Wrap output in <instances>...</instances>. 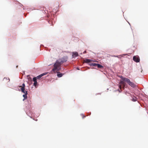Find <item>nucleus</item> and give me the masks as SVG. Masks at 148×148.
Here are the masks:
<instances>
[{"instance_id":"obj_1","label":"nucleus","mask_w":148,"mask_h":148,"mask_svg":"<svg viewBox=\"0 0 148 148\" xmlns=\"http://www.w3.org/2000/svg\"><path fill=\"white\" fill-rule=\"evenodd\" d=\"M68 59V57L67 56H64L62 58L57 60L54 63V68L52 71L55 72L57 71H59L61 69L60 66L63 63L66 62Z\"/></svg>"},{"instance_id":"obj_2","label":"nucleus","mask_w":148,"mask_h":148,"mask_svg":"<svg viewBox=\"0 0 148 148\" xmlns=\"http://www.w3.org/2000/svg\"><path fill=\"white\" fill-rule=\"evenodd\" d=\"M121 78L122 80H123L125 81V82H126L132 87L134 88L135 87L136 85L134 83L131 82L129 79L126 78H124L122 77Z\"/></svg>"},{"instance_id":"obj_3","label":"nucleus","mask_w":148,"mask_h":148,"mask_svg":"<svg viewBox=\"0 0 148 148\" xmlns=\"http://www.w3.org/2000/svg\"><path fill=\"white\" fill-rule=\"evenodd\" d=\"M133 59L134 61L136 62H139L140 61L139 57L138 56H134Z\"/></svg>"},{"instance_id":"obj_4","label":"nucleus","mask_w":148,"mask_h":148,"mask_svg":"<svg viewBox=\"0 0 148 148\" xmlns=\"http://www.w3.org/2000/svg\"><path fill=\"white\" fill-rule=\"evenodd\" d=\"M47 74V73H43L42 74H41L40 75H38V76L36 77H35L37 79H39L42 77V76H43L44 75H46Z\"/></svg>"},{"instance_id":"obj_5","label":"nucleus","mask_w":148,"mask_h":148,"mask_svg":"<svg viewBox=\"0 0 148 148\" xmlns=\"http://www.w3.org/2000/svg\"><path fill=\"white\" fill-rule=\"evenodd\" d=\"M57 72V76L58 77H62V76L64 74H62V73H61L60 72H59V71H57L54 73H55Z\"/></svg>"},{"instance_id":"obj_6","label":"nucleus","mask_w":148,"mask_h":148,"mask_svg":"<svg viewBox=\"0 0 148 148\" xmlns=\"http://www.w3.org/2000/svg\"><path fill=\"white\" fill-rule=\"evenodd\" d=\"M72 56L73 57H76L78 56V54L77 52H73V53Z\"/></svg>"},{"instance_id":"obj_7","label":"nucleus","mask_w":148,"mask_h":148,"mask_svg":"<svg viewBox=\"0 0 148 148\" xmlns=\"http://www.w3.org/2000/svg\"><path fill=\"white\" fill-rule=\"evenodd\" d=\"M121 80L120 81V84H121L123 85V88H124L125 86V83L124 82L125 81L123 80Z\"/></svg>"},{"instance_id":"obj_8","label":"nucleus","mask_w":148,"mask_h":148,"mask_svg":"<svg viewBox=\"0 0 148 148\" xmlns=\"http://www.w3.org/2000/svg\"><path fill=\"white\" fill-rule=\"evenodd\" d=\"M27 92H26V93L23 95V97H24V99H23V101H24L25 99H26L27 97Z\"/></svg>"},{"instance_id":"obj_9","label":"nucleus","mask_w":148,"mask_h":148,"mask_svg":"<svg viewBox=\"0 0 148 148\" xmlns=\"http://www.w3.org/2000/svg\"><path fill=\"white\" fill-rule=\"evenodd\" d=\"M92 60L90 59H86L84 60V62L86 63H88L92 61Z\"/></svg>"},{"instance_id":"obj_10","label":"nucleus","mask_w":148,"mask_h":148,"mask_svg":"<svg viewBox=\"0 0 148 148\" xmlns=\"http://www.w3.org/2000/svg\"><path fill=\"white\" fill-rule=\"evenodd\" d=\"M21 92L24 94L26 93V92H27L26 90H25V88H21Z\"/></svg>"},{"instance_id":"obj_11","label":"nucleus","mask_w":148,"mask_h":148,"mask_svg":"<svg viewBox=\"0 0 148 148\" xmlns=\"http://www.w3.org/2000/svg\"><path fill=\"white\" fill-rule=\"evenodd\" d=\"M98 68H103V66L99 64H97V66Z\"/></svg>"},{"instance_id":"obj_12","label":"nucleus","mask_w":148,"mask_h":148,"mask_svg":"<svg viewBox=\"0 0 148 148\" xmlns=\"http://www.w3.org/2000/svg\"><path fill=\"white\" fill-rule=\"evenodd\" d=\"M19 87H21V88H25V84L24 83L23 84H22V86H19Z\"/></svg>"},{"instance_id":"obj_13","label":"nucleus","mask_w":148,"mask_h":148,"mask_svg":"<svg viewBox=\"0 0 148 148\" xmlns=\"http://www.w3.org/2000/svg\"><path fill=\"white\" fill-rule=\"evenodd\" d=\"M97 64L95 63H92L91 64H90L91 65H92L94 66H97Z\"/></svg>"},{"instance_id":"obj_14","label":"nucleus","mask_w":148,"mask_h":148,"mask_svg":"<svg viewBox=\"0 0 148 148\" xmlns=\"http://www.w3.org/2000/svg\"><path fill=\"white\" fill-rule=\"evenodd\" d=\"M132 100L134 101H136L137 100L136 98L134 97V98H133Z\"/></svg>"},{"instance_id":"obj_15","label":"nucleus","mask_w":148,"mask_h":148,"mask_svg":"<svg viewBox=\"0 0 148 148\" xmlns=\"http://www.w3.org/2000/svg\"><path fill=\"white\" fill-rule=\"evenodd\" d=\"M33 80L34 82H37V81H36L37 79L35 77H34L33 78Z\"/></svg>"},{"instance_id":"obj_16","label":"nucleus","mask_w":148,"mask_h":148,"mask_svg":"<svg viewBox=\"0 0 148 148\" xmlns=\"http://www.w3.org/2000/svg\"><path fill=\"white\" fill-rule=\"evenodd\" d=\"M3 80H8V82H9V81H10V79H9V78H8H8H4L3 79Z\"/></svg>"},{"instance_id":"obj_17","label":"nucleus","mask_w":148,"mask_h":148,"mask_svg":"<svg viewBox=\"0 0 148 148\" xmlns=\"http://www.w3.org/2000/svg\"><path fill=\"white\" fill-rule=\"evenodd\" d=\"M37 84V82H34V86H36V85Z\"/></svg>"},{"instance_id":"obj_18","label":"nucleus","mask_w":148,"mask_h":148,"mask_svg":"<svg viewBox=\"0 0 148 148\" xmlns=\"http://www.w3.org/2000/svg\"><path fill=\"white\" fill-rule=\"evenodd\" d=\"M119 88H120V90H121V88H122L121 85H120L119 86Z\"/></svg>"},{"instance_id":"obj_19","label":"nucleus","mask_w":148,"mask_h":148,"mask_svg":"<svg viewBox=\"0 0 148 148\" xmlns=\"http://www.w3.org/2000/svg\"><path fill=\"white\" fill-rule=\"evenodd\" d=\"M112 56V57H118V58H119V56Z\"/></svg>"},{"instance_id":"obj_20","label":"nucleus","mask_w":148,"mask_h":148,"mask_svg":"<svg viewBox=\"0 0 148 148\" xmlns=\"http://www.w3.org/2000/svg\"><path fill=\"white\" fill-rule=\"evenodd\" d=\"M86 53V51H84L83 52V53H84H84Z\"/></svg>"},{"instance_id":"obj_21","label":"nucleus","mask_w":148,"mask_h":148,"mask_svg":"<svg viewBox=\"0 0 148 148\" xmlns=\"http://www.w3.org/2000/svg\"><path fill=\"white\" fill-rule=\"evenodd\" d=\"M85 117V116H84L83 117V118H84Z\"/></svg>"},{"instance_id":"obj_22","label":"nucleus","mask_w":148,"mask_h":148,"mask_svg":"<svg viewBox=\"0 0 148 148\" xmlns=\"http://www.w3.org/2000/svg\"><path fill=\"white\" fill-rule=\"evenodd\" d=\"M119 92H121V91H120L119 90Z\"/></svg>"},{"instance_id":"obj_23","label":"nucleus","mask_w":148,"mask_h":148,"mask_svg":"<svg viewBox=\"0 0 148 148\" xmlns=\"http://www.w3.org/2000/svg\"><path fill=\"white\" fill-rule=\"evenodd\" d=\"M77 68V69L78 70H79V68Z\"/></svg>"},{"instance_id":"obj_24","label":"nucleus","mask_w":148,"mask_h":148,"mask_svg":"<svg viewBox=\"0 0 148 148\" xmlns=\"http://www.w3.org/2000/svg\"><path fill=\"white\" fill-rule=\"evenodd\" d=\"M18 66H16V68H17Z\"/></svg>"}]
</instances>
